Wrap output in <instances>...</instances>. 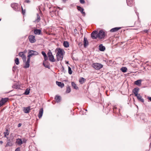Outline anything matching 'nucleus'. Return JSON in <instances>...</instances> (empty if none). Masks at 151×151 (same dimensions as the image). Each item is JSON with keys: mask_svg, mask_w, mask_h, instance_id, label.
I'll list each match as a JSON object with an SVG mask.
<instances>
[{"mask_svg": "<svg viewBox=\"0 0 151 151\" xmlns=\"http://www.w3.org/2000/svg\"><path fill=\"white\" fill-rule=\"evenodd\" d=\"M48 8H49V9H51L52 8V7H50V6H49L48 7Z\"/></svg>", "mask_w": 151, "mask_h": 151, "instance_id": "5fc2aeb1", "label": "nucleus"}, {"mask_svg": "<svg viewBox=\"0 0 151 151\" xmlns=\"http://www.w3.org/2000/svg\"><path fill=\"white\" fill-rule=\"evenodd\" d=\"M47 55L49 58V60L50 61L52 62H54L55 61L54 57L50 50H49L48 52Z\"/></svg>", "mask_w": 151, "mask_h": 151, "instance_id": "39448f33", "label": "nucleus"}, {"mask_svg": "<svg viewBox=\"0 0 151 151\" xmlns=\"http://www.w3.org/2000/svg\"><path fill=\"white\" fill-rule=\"evenodd\" d=\"M92 66V67L96 70H99L102 68L103 65L102 64L99 63H93Z\"/></svg>", "mask_w": 151, "mask_h": 151, "instance_id": "f03ea898", "label": "nucleus"}, {"mask_svg": "<svg viewBox=\"0 0 151 151\" xmlns=\"http://www.w3.org/2000/svg\"><path fill=\"white\" fill-rule=\"evenodd\" d=\"M64 47H68L69 46V43L67 41H64L63 43Z\"/></svg>", "mask_w": 151, "mask_h": 151, "instance_id": "cd10ccee", "label": "nucleus"}, {"mask_svg": "<svg viewBox=\"0 0 151 151\" xmlns=\"http://www.w3.org/2000/svg\"><path fill=\"white\" fill-rule=\"evenodd\" d=\"M68 72L69 74L71 75L72 73V71L71 70V68H70L69 66L68 67Z\"/></svg>", "mask_w": 151, "mask_h": 151, "instance_id": "f704fd0d", "label": "nucleus"}, {"mask_svg": "<svg viewBox=\"0 0 151 151\" xmlns=\"http://www.w3.org/2000/svg\"><path fill=\"white\" fill-rule=\"evenodd\" d=\"M56 84L61 88H62L64 86V84L63 83H62L61 82H58V81H56Z\"/></svg>", "mask_w": 151, "mask_h": 151, "instance_id": "aec40b11", "label": "nucleus"}, {"mask_svg": "<svg viewBox=\"0 0 151 151\" xmlns=\"http://www.w3.org/2000/svg\"><path fill=\"white\" fill-rule=\"evenodd\" d=\"M147 99L151 101V97H148Z\"/></svg>", "mask_w": 151, "mask_h": 151, "instance_id": "a18cd8bd", "label": "nucleus"}, {"mask_svg": "<svg viewBox=\"0 0 151 151\" xmlns=\"http://www.w3.org/2000/svg\"><path fill=\"white\" fill-rule=\"evenodd\" d=\"M138 99V100L141 101L142 102H144V99L142 98V96L140 95V94H138V95H137V96H136Z\"/></svg>", "mask_w": 151, "mask_h": 151, "instance_id": "5701e85b", "label": "nucleus"}, {"mask_svg": "<svg viewBox=\"0 0 151 151\" xmlns=\"http://www.w3.org/2000/svg\"><path fill=\"white\" fill-rule=\"evenodd\" d=\"M106 35V33L103 30H101L98 32V38L99 39L104 38Z\"/></svg>", "mask_w": 151, "mask_h": 151, "instance_id": "7ed1b4c3", "label": "nucleus"}, {"mask_svg": "<svg viewBox=\"0 0 151 151\" xmlns=\"http://www.w3.org/2000/svg\"><path fill=\"white\" fill-rule=\"evenodd\" d=\"M12 142H9L7 143L5 147H7L9 146H12Z\"/></svg>", "mask_w": 151, "mask_h": 151, "instance_id": "4c0bfd02", "label": "nucleus"}, {"mask_svg": "<svg viewBox=\"0 0 151 151\" xmlns=\"http://www.w3.org/2000/svg\"><path fill=\"white\" fill-rule=\"evenodd\" d=\"M22 143H26L27 140L25 138H23L22 139Z\"/></svg>", "mask_w": 151, "mask_h": 151, "instance_id": "58836bf2", "label": "nucleus"}, {"mask_svg": "<svg viewBox=\"0 0 151 151\" xmlns=\"http://www.w3.org/2000/svg\"><path fill=\"white\" fill-rule=\"evenodd\" d=\"M30 110V107L29 106L27 107H24L23 109V111L25 113H28L29 112Z\"/></svg>", "mask_w": 151, "mask_h": 151, "instance_id": "dca6fc26", "label": "nucleus"}, {"mask_svg": "<svg viewBox=\"0 0 151 151\" xmlns=\"http://www.w3.org/2000/svg\"><path fill=\"white\" fill-rule=\"evenodd\" d=\"M65 62H66V64H68V61H66Z\"/></svg>", "mask_w": 151, "mask_h": 151, "instance_id": "603ef678", "label": "nucleus"}, {"mask_svg": "<svg viewBox=\"0 0 151 151\" xmlns=\"http://www.w3.org/2000/svg\"><path fill=\"white\" fill-rule=\"evenodd\" d=\"M121 29V27H115L112 29L110 30L111 32H116Z\"/></svg>", "mask_w": 151, "mask_h": 151, "instance_id": "393cba45", "label": "nucleus"}, {"mask_svg": "<svg viewBox=\"0 0 151 151\" xmlns=\"http://www.w3.org/2000/svg\"><path fill=\"white\" fill-rule=\"evenodd\" d=\"M16 143L17 145H20L22 144V139H21L18 138L16 139Z\"/></svg>", "mask_w": 151, "mask_h": 151, "instance_id": "412c9836", "label": "nucleus"}, {"mask_svg": "<svg viewBox=\"0 0 151 151\" xmlns=\"http://www.w3.org/2000/svg\"><path fill=\"white\" fill-rule=\"evenodd\" d=\"M127 4L128 6H131L134 3L133 0H127Z\"/></svg>", "mask_w": 151, "mask_h": 151, "instance_id": "f3484780", "label": "nucleus"}, {"mask_svg": "<svg viewBox=\"0 0 151 151\" xmlns=\"http://www.w3.org/2000/svg\"><path fill=\"white\" fill-rule=\"evenodd\" d=\"M70 91L71 89L70 87L69 86L67 87L66 91V93H69L70 92Z\"/></svg>", "mask_w": 151, "mask_h": 151, "instance_id": "c9c22d12", "label": "nucleus"}, {"mask_svg": "<svg viewBox=\"0 0 151 151\" xmlns=\"http://www.w3.org/2000/svg\"><path fill=\"white\" fill-rule=\"evenodd\" d=\"M9 134L8 129H6L5 131L4 132V137H7V136Z\"/></svg>", "mask_w": 151, "mask_h": 151, "instance_id": "473e14b6", "label": "nucleus"}, {"mask_svg": "<svg viewBox=\"0 0 151 151\" xmlns=\"http://www.w3.org/2000/svg\"><path fill=\"white\" fill-rule=\"evenodd\" d=\"M15 63L16 65H18L19 64V60L18 58H16L15 59Z\"/></svg>", "mask_w": 151, "mask_h": 151, "instance_id": "e433bc0d", "label": "nucleus"}, {"mask_svg": "<svg viewBox=\"0 0 151 151\" xmlns=\"http://www.w3.org/2000/svg\"><path fill=\"white\" fill-rule=\"evenodd\" d=\"M15 151H20V148H17L15 150Z\"/></svg>", "mask_w": 151, "mask_h": 151, "instance_id": "c03bdc74", "label": "nucleus"}, {"mask_svg": "<svg viewBox=\"0 0 151 151\" xmlns=\"http://www.w3.org/2000/svg\"><path fill=\"white\" fill-rule=\"evenodd\" d=\"M30 89L28 88L25 91L24 94L26 95H27L29 94V93Z\"/></svg>", "mask_w": 151, "mask_h": 151, "instance_id": "72a5a7b5", "label": "nucleus"}, {"mask_svg": "<svg viewBox=\"0 0 151 151\" xmlns=\"http://www.w3.org/2000/svg\"><path fill=\"white\" fill-rule=\"evenodd\" d=\"M91 36L92 38L96 39L98 38V32L96 31H94L91 34Z\"/></svg>", "mask_w": 151, "mask_h": 151, "instance_id": "0eeeda50", "label": "nucleus"}, {"mask_svg": "<svg viewBox=\"0 0 151 151\" xmlns=\"http://www.w3.org/2000/svg\"><path fill=\"white\" fill-rule=\"evenodd\" d=\"M29 55L27 56V58L30 59L31 56L33 55H37L38 54L37 52L32 50H29L28 53Z\"/></svg>", "mask_w": 151, "mask_h": 151, "instance_id": "20e7f679", "label": "nucleus"}, {"mask_svg": "<svg viewBox=\"0 0 151 151\" xmlns=\"http://www.w3.org/2000/svg\"><path fill=\"white\" fill-rule=\"evenodd\" d=\"M20 88V86L17 83L15 84V88Z\"/></svg>", "mask_w": 151, "mask_h": 151, "instance_id": "ea45409f", "label": "nucleus"}, {"mask_svg": "<svg viewBox=\"0 0 151 151\" xmlns=\"http://www.w3.org/2000/svg\"><path fill=\"white\" fill-rule=\"evenodd\" d=\"M99 49L101 51H104L105 49L104 46H103L102 44H101L99 46Z\"/></svg>", "mask_w": 151, "mask_h": 151, "instance_id": "bb28decb", "label": "nucleus"}, {"mask_svg": "<svg viewBox=\"0 0 151 151\" xmlns=\"http://www.w3.org/2000/svg\"><path fill=\"white\" fill-rule=\"evenodd\" d=\"M29 38L30 42L32 43H34L36 41L35 37L33 35H30L29 37Z\"/></svg>", "mask_w": 151, "mask_h": 151, "instance_id": "f8f14e48", "label": "nucleus"}, {"mask_svg": "<svg viewBox=\"0 0 151 151\" xmlns=\"http://www.w3.org/2000/svg\"><path fill=\"white\" fill-rule=\"evenodd\" d=\"M21 126V124H19L18 125V127H20Z\"/></svg>", "mask_w": 151, "mask_h": 151, "instance_id": "3c124183", "label": "nucleus"}, {"mask_svg": "<svg viewBox=\"0 0 151 151\" xmlns=\"http://www.w3.org/2000/svg\"><path fill=\"white\" fill-rule=\"evenodd\" d=\"M1 19H0V21L1 20Z\"/></svg>", "mask_w": 151, "mask_h": 151, "instance_id": "6e6d98bb", "label": "nucleus"}, {"mask_svg": "<svg viewBox=\"0 0 151 151\" xmlns=\"http://www.w3.org/2000/svg\"><path fill=\"white\" fill-rule=\"evenodd\" d=\"M42 54L44 57V58L45 60H46L47 59V57L44 51L42 52Z\"/></svg>", "mask_w": 151, "mask_h": 151, "instance_id": "7c9ffc66", "label": "nucleus"}, {"mask_svg": "<svg viewBox=\"0 0 151 151\" xmlns=\"http://www.w3.org/2000/svg\"><path fill=\"white\" fill-rule=\"evenodd\" d=\"M116 109V106H114L113 108V110L114 111V109Z\"/></svg>", "mask_w": 151, "mask_h": 151, "instance_id": "09e8293b", "label": "nucleus"}, {"mask_svg": "<svg viewBox=\"0 0 151 151\" xmlns=\"http://www.w3.org/2000/svg\"><path fill=\"white\" fill-rule=\"evenodd\" d=\"M86 80L83 78H81L79 79V82L81 84H83L85 81Z\"/></svg>", "mask_w": 151, "mask_h": 151, "instance_id": "c756f323", "label": "nucleus"}, {"mask_svg": "<svg viewBox=\"0 0 151 151\" xmlns=\"http://www.w3.org/2000/svg\"><path fill=\"white\" fill-rule=\"evenodd\" d=\"M19 55L22 58L24 62L26 61V57L24 54V52H20L19 53Z\"/></svg>", "mask_w": 151, "mask_h": 151, "instance_id": "1a4fd4ad", "label": "nucleus"}, {"mask_svg": "<svg viewBox=\"0 0 151 151\" xmlns=\"http://www.w3.org/2000/svg\"><path fill=\"white\" fill-rule=\"evenodd\" d=\"M139 90V88H134L133 90V92L134 93L135 96H137L138 95V92Z\"/></svg>", "mask_w": 151, "mask_h": 151, "instance_id": "4468645a", "label": "nucleus"}, {"mask_svg": "<svg viewBox=\"0 0 151 151\" xmlns=\"http://www.w3.org/2000/svg\"><path fill=\"white\" fill-rule=\"evenodd\" d=\"M8 98H2L1 100L0 101V107L3 106L6 102L8 101Z\"/></svg>", "mask_w": 151, "mask_h": 151, "instance_id": "9b49d317", "label": "nucleus"}, {"mask_svg": "<svg viewBox=\"0 0 151 151\" xmlns=\"http://www.w3.org/2000/svg\"><path fill=\"white\" fill-rule=\"evenodd\" d=\"M80 3L82 4H84L85 3L84 0H80Z\"/></svg>", "mask_w": 151, "mask_h": 151, "instance_id": "79ce46f5", "label": "nucleus"}, {"mask_svg": "<svg viewBox=\"0 0 151 151\" xmlns=\"http://www.w3.org/2000/svg\"><path fill=\"white\" fill-rule=\"evenodd\" d=\"M24 2L26 3H29L30 2V1L29 0H26Z\"/></svg>", "mask_w": 151, "mask_h": 151, "instance_id": "37998d69", "label": "nucleus"}, {"mask_svg": "<svg viewBox=\"0 0 151 151\" xmlns=\"http://www.w3.org/2000/svg\"><path fill=\"white\" fill-rule=\"evenodd\" d=\"M142 81L141 80H138L134 82V84L137 86H140L141 84Z\"/></svg>", "mask_w": 151, "mask_h": 151, "instance_id": "4be33fe9", "label": "nucleus"}, {"mask_svg": "<svg viewBox=\"0 0 151 151\" xmlns=\"http://www.w3.org/2000/svg\"><path fill=\"white\" fill-rule=\"evenodd\" d=\"M55 99L57 102L58 103L60 101L61 98L60 96L56 95L55 97Z\"/></svg>", "mask_w": 151, "mask_h": 151, "instance_id": "b1692460", "label": "nucleus"}, {"mask_svg": "<svg viewBox=\"0 0 151 151\" xmlns=\"http://www.w3.org/2000/svg\"><path fill=\"white\" fill-rule=\"evenodd\" d=\"M64 54V50L60 48H59L56 54L58 61L62 60L63 58V55Z\"/></svg>", "mask_w": 151, "mask_h": 151, "instance_id": "f257e3e1", "label": "nucleus"}, {"mask_svg": "<svg viewBox=\"0 0 151 151\" xmlns=\"http://www.w3.org/2000/svg\"><path fill=\"white\" fill-rule=\"evenodd\" d=\"M39 9L40 10V12L37 14V18L35 21V22H39L40 21V16L42 14L41 13V10H42V9H41L40 6L39 7Z\"/></svg>", "mask_w": 151, "mask_h": 151, "instance_id": "423d86ee", "label": "nucleus"}, {"mask_svg": "<svg viewBox=\"0 0 151 151\" xmlns=\"http://www.w3.org/2000/svg\"><path fill=\"white\" fill-rule=\"evenodd\" d=\"M0 142L1 144H2L3 143V142L2 141H0Z\"/></svg>", "mask_w": 151, "mask_h": 151, "instance_id": "864d4df0", "label": "nucleus"}, {"mask_svg": "<svg viewBox=\"0 0 151 151\" xmlns=\"http://www.w3.org/2000/svg\"><path fill=\"white\" fill-rule=\"evenodd\" d=\"M43 112V108H41L40 109L39 111V112L38 114V117L39 118H40L42 117Z\"/></svg>", "mask_w": 151, "mask_h": 151, "instance_id": "6ab92c4d", "label": "nucleus"}, {"mask_svg": "<svg viewBox=\"0 0 151 151\" xmlns=\"http://www.w3.org/2000/svg\"><path fill=\"white\" fill-rule=\"evenodd\" d=\"M24 52V54L25 53H26L27 52V50H25L24 52Z\"/></svg>", "mask_w": 151, "mask_h": 151, "instance_id": "8fccbe9b", "label": "nucleus"}, {"mask_svg": "<svg viewBox=\"0 0 151 151\" xmlns=\"http://www.w3.org/2000/svg\"><path fill=\"white\" fill-rule=\"evenodd\" d=\"M11 7L15 10H18V4L17 3L12 4L11 5Z\"/></svg>", "mask_w": 151, "mask_h": 151, "instance_id": "ddd939ff", "label": "nucleus"}, {"mask_svg": "<svg viewBox=\"0 0 151 151\" xmlns=\"http://www.w3.org/2000/svg\"><path fill=\"white\" fill-rule=\"evenodd\" d=\"M88 42L86 38L84 37V38L83 40V45L84 47H86L88 45Z\"/></svg>", "mask_w": 151, "mask_h": 151, "instance_id": "a211bd4d", "label": "nucleus"}, {"mask_svg": "<svg viewBox=\"0 0 151 151\" xmlns=\"http://www.w3.org/2000/svg\"><path fill=\"white\" fill-rule=\"evenodd\" d=\"M144 32H146V33H147L148 32V30H144Z\"/></svg>", "mask_w": 151, "mask_h": 151, "instance_id": "de8ad7c7", "label": "nucleus"}, {"mask_svg": "<svg viewBox=\"0 0 151 151\" xmlns=\"http://www.w3.org/2000/svg\"><path fill=\"white\" fill-rule=\"evenodd\" d=\"M71 85L72 87L73 88L76 90L78 89V87L76 86V84L74 82H72Z\"/></svg>", "mask_w": 151, "mask_h": 151, "instance_id": "c85d7f7f", "label": "nucleus"}, {"mask_svg": "<svg viewBox=\"0 0 151 151\" xmlns=\"http://www.w3.org/2000/svg\"><path fill=\"white\" fill-rule=\"evenodd\" d=\"M43 64L45 67H48V66H47V65H46L44 62L43 63Z\"/></svg>", "mask_w": 151, "mask_h": 151, "instance_id": "49530a36", "label": "nucleus"}, {"mask_svg": "<svg viewBox=\"0 0 151 151\" xmlns=\"http://www.w3.org/2000/svg\"><path fill=\"white\" fill-rule=\"evenodd\" d=\"M41 30L37 29H35L34 31V33L36 35H40L41 33Z\"/></svg>", "mask_w": 151, "mask_h": 151, "instance_id": "a878e982", "label": "nucleus"}, {"mask_svg": "<svg viewBox=\"0 0 151 151\" xmlns=\"http://www.w3.org/2000/svg\"><path fill=\"white\" fill-rule=\"evenodd\" d=\"M121 70L124 73H125L127 71V68L126 67H123L121 68Z\"/></svg>", "mask_w": 151, "mask_h": 151, "instance_id": "2f4dec72", "label": "nucleus"}, {"mask_svg": "<svg viewBox=\"0 0 151 151\" xmlns=\"http://www.w3.org/2000/svg\"><path fill=\"white\" fill-rule=\"evenodd\" d=\"M30 61V59L27 58V60L25 62V64L24 65L23 67L25 68H29V63Z\"/></svg>", "mask_w": 151, "mask_h": 151, "instance_id": "9d476101", "label": "nucleus"}, {"mask_svg": "<svg viewBox=\"0 0 151 151\" xmlns=\"http://www.w3.org/2000/svg\"><path fill=\"white\" fill-rule=\"evenodd\" d=\"M22 13L24 15L25 13V10H24L22 7Z\"/></svg>", "mask_w": 151, "mask_h": 151, "instance_id": "a19ab883", "label": "nucleus"}, {"mask_svg": "<svg viewBox=\"0 0 151 151\" xmlns=\"http://www.w3.org/2000/svg\"><path fill=\"white\" fill-rule=\"evenodd\" d=\"M58 11L57 10L56 8H54L52 11H50V13L52 17L54 15H57L58 14Z\"/></svg>", "mask_w": 151, "mask_h": 151, "instance_id": "6e6552de", "label": "nucleus"}, {"mask_svg": "<svg viewBox=\"0 0 151 151\" xmlns=\"http://www.w3.org/2000/svg\"><path fill=\"white\" fill-rule=\"evenodd\" d=\"M77 8L78 10L81 12L82 15H83V16L85 15V13L83 11L84 9L82 8L79 6H78L77 7Z\"/></svg>", "mask_w": 151, "mask_h": 151, "instance_id": "2eb2a0df", "label": "nucleus"}]
</instances>
